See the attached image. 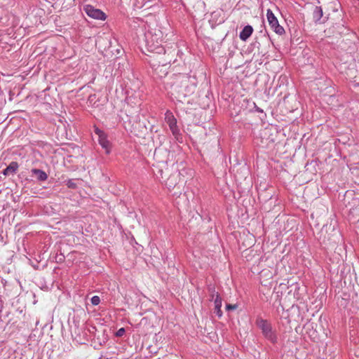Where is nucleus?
Instances as JSON below:
<instances>
[{"instance_id":"nucleus-14","label":"nucleus","mask_w":359,"mask_h":359,"mask_svg":"<svg viewBox=\"0 0 359 359\" xmlns=\"http://www.w3.org/2000/svg\"><path fill=\"white\" fill-rule=\"evenodd\" d=\"M314 18L317 20H320L323 15V11L321 7L316 6L314 11Z\"/></svg>"},{"instance_id":"nucleus-6","label":"nucleus","mask_w":359,"mask_h":359,"mask_svg":"<svg viewBox=\"0 0 359 359\" xmlns=\"http://www.w3.org/2000/svg\"><path fill=\"white\" fill-rule=\"evenodd\" d=\"M210 291L211 292L210 297L211 300L214 301L215 304V312L218 316V317H222V300L219 293L215 291V288H210Z\"/></svg>"},{"instance_id":"nucleus-2","label":"nucleus","mask_w":359,"mask_h":359,"mask_svg":"<svg viewBox=\"0 0 359 359\" xmlns=\"http://www.w3.org/2000/svg\"><path fill=\"white\" fill-rule=\"evenodd\" d=\"M149 62L156 74H160L161 76L167 74V70L170 60L167 58L165 53L163 55L151 57Z\"/></svg>"},{"instance_id":"nucleus-1","label":"nucleus","mask_w":359,"mask_h":359,"mask_svg":"<svg viewBox=\"0 0 359 359\" xmlns=\"http://www.w3.org/2000/svg\"><path fill=\"white\" fill-rule=\"evenodd\" d=\"M195 90V86L191 83L187 76H178L171 87V93L177 101L180 102H189V97Z\"/></svg>"},{"instance_id":"nucleus-18","label":"nucleus","mask_w":359,"mask_h":359,"mask_svg":"<svg viewBox=\"0 0 359 359\" xmlns=\"http://www.w3.org/2000/svg\"><path fill=\"white\" fill-rule=\"evenodd\" d=\"M125 333V329L124 328H120L116 333V336L117 337H122Z\"/></svg>"},{"instance_id":"nucleus-21","label":"nucleus","mask_w":359,"mask_h":359,"mask_svg":"<svg viewBox=\"0 0 359 359\" xmlns=\"http://www.w3.org/2000/svg\"><path fill=\"white\" fill-rule=\"evenodd\" d=\"M327 229H332V228H331V226H328V227H327V226H325V231H327ZM324 229H325V226H323V228L322 229V233L323 232Z\"/></svg>"},{"instance_id":"nucleus-13","label":"nucleus","mask_w":359,"mask_h":359,"mask_svg":"<svg viewBox=\"0 0 359 359\" xmlns=\"http://www.w3.org/2000/svg\"><path fill=\"white\" fill-rule=\"evenodd\" d=\"M32 173L35 174L37 177V179L39 181H46L48 179L47 174L40 169L34 168L32 170Z\"/></svg>"},{"instance_id":"nucleus-7","label":"nucleus","mask_w":359,"mask_h":359,"mask_svg":"<svg viewBox=\"0 0 359 359\" xmlns=\"http://www.w3.org/2000/svg\"><path fill=\"white\" fill-rule=\"evenodd\" d=\"M157 32L158 33L155 32L154 36L151 34V32H149L146 36L148 44L149 43V41L153 43L151 46L149 45L150 48L155 47L156 46H158V45L162 41V32L160 30H158Z\"/></svg>"},{"instance_id":"nucleus-15","label":"nucleus","mask_w":359,"mask_h":359,"mask_svg":"<svg viewBox=\"0 0 359 359\" xmlns=\"http://www.w3.org/2000/svg\"><path fill=\"white\" fill-rule=\"evenodd\" d=\"M100 302V299L98 296H93L92 298H91V303L92 304L96 306V305H98Z\"/></svg>"},{"instance_id":"nucleus-19","label":"nucleus","mask_w":359,"mask_h":359,"mask_svg":"<svg viewBox=\"0 0 359 359\" xmlns=\"http://www.w3.org/2000/svg\"><path fill=\"white\" fill-rule=\"evenodd\" d=\"M270 273V277L271 278V273L269 271H266L265 269L262 270L260 273L261 276H268V273Z\"/></svg>"},{"instance_id":"nucleus-17","label":"nucleus","mask_w":359,"mask_h":359,"mask_svg":"<svg viewBox=\"0 0 359 359\" xmlns=\"http://www.w3.org/2000/svg\"><path fill=\"white\" fill-rule=\"evenodd\" d=\"M67 185L69 188H72V189H75L76 187V184L74 182H72L71 180H69L67 182Z\"/></svg>"},{"instance_id":"nucleus-3","label":"nucleus","mask_w":359,"mask_h":359,"mask_svg":"<svg viewBox=\"0 0 359 359\" xmlns=\"http://www.w3.org/2000/svg\"><path fill=\"white\" fill-rule=\"evenodd\" d=\"M257 326L262 330L263 334L272 343H276L277 337L275 332L272 330L271 324L266 320L258 319L257 320Z\"/></svg>"},{"instance_id":"nucleus-16","label":"nucleus","mask_w":359,"mask_h":359,"mask_svg":"<svg viewBox=\"0 0 359 359\" xmlns=\"http://www.w3.org/2000/svg\"><path fill=\"white\" fill-rule=\"evenodd\" d=\"M238 308V305L237 304H226V311H230V310H235Z\"/></svg>"},{"instance_id":"nucleus-20","label":"nucleus","mask_w":359,"mask_h":359,"mask_svg":"<svg viewBox=\"0 0 359 359\" xmlns=\"http://www.w3.org/2000/svg\"><path fill=\"white\" fill-rule=\"evenodd\" d=\"M95 133L98 135V137L101 136V135H104V133L98 128H95Z\"/></svg>"},{"instance_id":"nucleus-12","label":"nucleus","mask_w":359,"mask_h":359,"mask_svg":"<svg viewBox=\"0 0 359 359\" xmlns=\"http://www.w3.org/2000/svg\"><path fill=\"white\" fill-rule=\"evenodd\" d=\"M253 29L250 25L245 26L240 33V38L243 41L247 40L252 34Z\"/></svg>"},{"instance_id":"nucleus-10","label":"nucleus","mask_w":359,"mask_h":359,"mask_svg":"<svg viewBox=\"0 0 359 359\" xmlns=\"http://www.w3.org/2000/svg\"><path fill=\"white\" fill-rule=\"evenodd\" d=\"M19 165L15 161H12L6 169L4 170L3 174L4 175H8L10 174H15L18 169Z\"/></svg>"},{"instance_id":"nucleus-9","label":"nucleus","mask_w":359,"mask_h":359,"mask_svg":"<svg viewBox=\"0 0 359 359\" xmlns=\"http://www.w3.org/2000/svg\"><path fill=\"white\" fill-rule=\"evenodd\" d=\"M165 119L166 123L168 124L170 130L172 133H175V130L176 129L177 121L173 116L172 113L170 111H167L165 114Z\"/></svg>"},{"instance_id":"nucleus-4","label":"nucleus","mask_w":359,"mask_h":359,"mask_svg":"<svg viewBox=\"0 0 359 359\" xmlns=\"http://www.w3.org/2000/svg\"><path fill=\"white\" fill-rule=\"evenodd\" d=\"M266 18L271 29L277 34L283 35L285 34L284 28L279 25L277 18L275 16L271 9L266 11Z\"/></svg>"},{"instance_id":"nucleus-5","label":"nucleus","mask_w":359,"mask_h":359,"mask_svg":"<svg viewBox=\"0 0 359 359\" xmlns=\"http://www.w3.org/2000/svg\"><path fill=\"white\" fill-rule=\"evenodd\" d=\"M83 11L86 15L95 20H104L107 18L106 14L100 9L95 8L91 5H85L83 6Z\"/></svg>"},{"instance_id":"nucleus-11","label":"nucleus","mask_w":359,"mask_h":359,"mask_svg":"<svg viewBox=\"0 0 359 359\" xmlns=\"http://www.w3.org/2000/svg\"><path fill=\"white\" fill-rule=\"evenodd\" d=\"M98 141L100 144L106 150V153L109 154L110 152L111 145L107 139L105 133L98 137Z\"/></svg>"},{"instance_id":"nucleus-8","label":"nucleus","mask_w":359,"mask_h":359,"mask_svg":"<svg viewBox=\"0 0 359 359\" xmlns=\"http://www.w3.org/2000/svg\"><path fill=\"white\" fill-rule=\"evenodd\" d=\"M180 180V173L171 174L165 181V185L170 189H174L177 187Z\"/></svg>"}]
</instances>
